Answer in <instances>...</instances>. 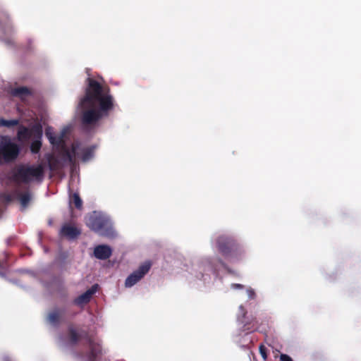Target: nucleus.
Instances as JSON below:
<instances>
[{"label":"nucleus","instance_id":"nucleus-17","mask_svg":"<svg viewBox=\"0 0 361 361\" xmlns=\"http://www.w3.org/2000/svg\"><path fill=\"white\" fill-rule=\"evenodd\" d=\"M62 312L59 309H55L47 315V321L53 326H58L60 324Z\"/></svg>","mask_w":361,"mask_h":361},{"label":"nucleus","instance_id":"nucleus-13","mask_svg":"<svg viewBox=\"0 0 361 361\" xmlns=\"http://www.w3.org/2000/svg\"><path fill=\"white\" fill-rule=\"evenodd\" d=\"M11 94L12 96L18 97L21 100H25L27 97L32 94V90L25 86L14 87L11 90Z\"/></svg>","mask_w":361,"mask_h":361},{"label":"nucleus","instance_id":"nucleus-18","mask_svg":"<svg viewBox=\"0 0 361 361\" xmlns=\"http://www.w3.org/2000/svg\"><path fill=\"white\" fill-rule=\"evenodd\" d=\"M11 27L12 23L8 13L4 10H0V28L4 30L10 29Z\"/></svg>","mask_w":361,"mask_h":361},{"label":"nucleus","instance_id":"nucleus-11","mask_svg":"<svg viewBox=\"0 0 361 361\" xmlns=\"http://www.w3.org/2000/svg\"><path fill=\"white\" fill-rule=\"evenodd\" d=\"M81 234L80 229L69 224H65L60 230V235L69 240L77 238Z\"/></svg>","mask_w":361,"mask_h":361},{"label":"nucleus","instance_id":"nucleus-27","mask_svg":"<svg viewBox=\"0 0 361 361\" xmlns=\"http://www.w3.org/2000/svg\"><path fill=\"white\" fill-rule=\"evenodd\" d=\"M247 293H248L250 298L253 299L255 295L254 290L252 289H249L247 290Z\"/></svg>","mask_w":361,"mask_h":361},{"label":"nucleus","instance_id":"nucleus-15","mask_svg":"<svg viewBox=\"0 0 361 361\" xmlns=\"http://www.w3.org/2000/svg\"><path fill=\"white\" fill-rule=\"evenodd\" d=\"M47 160L49 168L51 171H58L64 166V164L58 157L52 154L49 155Z\"/></svg>","mask_w":361,"mask_h":361},{"label":"nucleus","instance_id":"nucleus-7","mask_svg":"<svg viewBox=\"0 0 361 361\" xmlns=\"http://www.w3.org/2000/svg\"><path fill=\"white\" fill-rule=\"evenodd\" d=\"M42 127L40 124H35L30 128L20 125L17 132V139L19 142H24L28 141L32 137L42 138Z\"/></svg>","mask_w":361,"mask_h":361},{"label":"nucleus","instance_id":"nucleus-10","mask_svg":"<svg viewBox=\"0 0 361 361\" xmlns=\"http://www.w3.org/2000/svg\"><path fill=\"white\" fill-rule=\"evenodd\" d=\"M97 290V285H93L90 289L86 290L84 293L75 298L73 301V304L80 307H83L84 305H87L90 301L93 294L96 293Z\"/></svg>","mask_w":361,"mask_h":361},{"label":"nucleus","instance_id":"nucleus-4","mask_svg":"<svg viewBox=\"0 0 361 361\" xmlns=\"http://www.w3.org/2000/svg\"><path fill=\"white\" fill-rule=\"evenodd\" d=\"M216 245L219 252L231 262L240 259L244 252L240 245L231 237L219 236Z\"/></svg>","mask_w":361,"mask_h":361},{"label":"nucleus","instance_id":"nucleus-19","mask_svg":"<svg viewBox=\"0 0 361 361\" xmlns=\"http://www.w3.org/2000/svg\"><path fill=\"white\" fill-rule=\"evenodd\" d=\"M94 147H85L81 149L82 155L81 159L85 162L89 161L94 154Z\"/></svg>","mask_w":361,"mask_h":361},{"label":"nucleus","instance_id":"nucleus-30","mask_svg":"<svg viewBox=\"0 0 361 361\" xmlns=\"http://www.w3.org/2000/svg\"><path fill=\"white\" fill-rule=\"evenodd\" d=\"M240 310L243 312V318H245L246 312L245 311L244 307L243 305L240 306Z\"/></svg>","mask_w":361,"mask_h":361},{"label":"nucleus","instance_id":"nucleus-29","mask_svg":"<svg viewBox=\"0 0 361 361\" xmlns=\"http://www.w3.org/2000/svg\"><path fill=\"white\" fill-rule=\"evenodd\" d=\"M218 261H219V264H221V265L224 269H228L227 265H226V264H225V263H224V262L221 259H218Z\"/></svg>","mask_w":361,"mask_h":361},{"label":"nucleus","instance_id":"nucleus-21","mask_svg":"<svg viewBox=\"0 0 361 361\" xmlns=\"http://www.w3.org/2000/svg\"><path fill=\"white\" fill-rule=\"evenodd\" d=\"M70 204H74L75 208L80 209L82 207V201L78 193L75 192L70 197Z\"/></svg>","mask_w":361,"mask_h":361},{"label":"nucleus","instance_id":"nucleus-1","mask_svg":"<svg viewBox=\"0 0 361 361\" xmlns=\"http://www.w3.org/2000/svg\"><path fill=\"white\" fill-rule=\"evenodd\" d=\"M85 95L79 106L82 109L81 121L83 126H94L103 118L108 117L114 109L115 102L107 86H102L91 78L87 79Z\"/></svg>","mask_w":361,"mask_h":361},{"label":"nucleus","instance_id":"nucleus-20","mask_svg":"<svg viewBox=\"0 0 361 361\" xmlns=\"http://www.w3.org/2000/svg\"><path fill=\"white\" fill-rule=\"evenodd\" d=\"M244 323L243 331H254L257 329V321L252 318L250 321H242Z\"/></svg>","mask_w":361,"mask_h":361},{"label":"nucleus","instance_id":"nucleus-3","mask_svg":"<svg viewBox=\"0 0 361 361\" xmlns=\"http://www.w3.org/2000/svg\"><path fill=\"white\" fill-rule=\"evenodd\" d=\"M44 174V170L42 164L36 166L20 165L11 171L8 179L16 185H19L20 183H29L32 180V178L42 181Z\"/></svg>","mask_w":361,"mask_h":361},{"label":"nucleus","instance_id":"nucleus-25","mask_svg":"<svg viewBox=\"0 0 361 361\" xmlns=\"http://www.w3.org/2000/svg\"><path fill=\"white\" fill-rule=\"evenodd\" d=\"M259 350L262 357L264 360H266L267 358V352L266 347L263 344H261L259 347Z\"/></svg>","mask_w":361,"mask_h":361},{"label":"nucleus","instance_id":"nucleus-31","mask_svg":"<svg viewBox=\"0 0 361 361\" xmlns=\"http://www.w3.org/2000/svg\"><path fill=\"white\" fill-rule=\"evenodd\" d=\"M78 357H82V353H78Z\"/></svg>","mask_w":361,"mask_h":361},{"label":"nucleus","instance_id":"nucleus-2","mask_svg":"<svg viewBox=\"0 0 361 361\" xmlns=\"http://www.w3.org/2000/svg\"><path fill=\"white\" fill-rule=\"evenodd\" d=\"M68 338L71 344H77L81 338L86 341L88 350L86 353L87 361H99L102 355V345L93 336L87 331H82L79 334L73 326L68 327Z\"/></svg>","mask_w":361,"mask_h":361},{"label":"nucleus","instance_id":"nucleus-8","mask_svg":"<svg viewBox=\"0 0 361 361\" xmlns=\"http://www.w3.org/2000/svg\"><path fill=\"white\" fill-rule=\"evenodd\" d=\"M151 267L152 264L149 261L145 262V263L141 264L137 270H135L131 274H130L126 279V287H132L133 286L136 284L140 280H141L144 277V276L146 274L148 273Z\"/></svg>","mask_w":361,"mask_h":361},{"label":"nucleus","instance_id":"nucleus-16","mask_svg":"<svg viewBox=\"0 0 361 361\" xmlns=\"http://www.w3.org/2000/svg\"><path fill=\"white\" fill-rule=\"evenodd\" d=\"M66 132H63L59 136H54L49 131L48 129L46 130L45 134L47 138L49 139L50 143L53 145H64V136H65Z\"/></svg>","mask_w":361,"mask_h":361},{"label":"nucleus","instance_id":"nucleus-9","mask_svg":"<svg viewBox=\"0 0 361 361\" xmlns=\"http://www.w3.org/2000/svg\"><path fill=\"white\" fill-rule=\"evenodd\" d=\"M78 145L73 144L71 146V151H70L66 146L62 147L61 151L59 153L61 161L64 164L74 165L75 164V156L77 153Z\"/></svg>","mask_w":361,"mask_h":361},{"label":"nucleus","instance_id":"nucleus-26","mask_svg":"<svg viewBox=\"0 0 361 361\" xmlns=\"http://www.w3.org/2000/svg\"><path fill=\"white\" fill-rule=\"evenodd\" d=\"M280 358L281 361H292V358L286 354H281Z\"/></svg>","mask_w":361,"mask_h":361},{"label":"nucleus","instance_id":"nucleus-12","mask_svg":"<svg viewBox=\"0 0 361 361\" xmlns=\"http://www.w3.org/2000/svg\"><path fill=\"white\" fill-rule=\"evenodd\" d=\"M112 255L111 248L107 245H99L94 247V256L99 259L105 260Z\"/></svg>","mask_w":361,"mask_h":361},{"label":"nucleus","instance_id":"nucleus-23","mask_svg":"<svg viewBox=\"0 0 361 361\" xmlns=\"http://www.w3.org/2000/svg\"><path fill=\"white\" fill-rule=\"evenodd\" d=\"M14 193L11 194L6 192H0V201L4 204H9L14 200Z\"/></svg>","mask_w":361,"mask_h":361},{"label":"nucleus","instance_id":"nucleus-24","mask_svg":"<svg viewBox=\"0 0 361 361\" xmlns=\"http://www.w3.org/2000/svg\"><path fill=\"white\" fill-rule=\"evenodd\" d=\"M19 124V120L18 119H11V120H6L3 118H0V126L11 128Z\"/></svg>","mask_w":361,"mask_h":361},{"label":"nucleus","instance_id":"nucleus-22","mask_svg":"<svg viewBox=\"0 0 361 361\" xmlns=\"http://www.w3.org/2000/svg\"><path fill=\"white\" fill-rule=\"evenodd\" d=\"M35 140L31 142L30 151L32 154H37L39 152L42 147V138H34Z\"/></svg>","mask_w":361,"mask_h":361},{"label":"nucleus","instance_id":"nucleus-5","mask_svg":"<svg viewBox=\"0 0 361 361\" xmlns=\"http://www.w3.org/2000/svg\"><path fill=\"white\" fill-rule=\"evenodd\" d=\"M87 226L94 232L103 236H110L112 234V228L109 219L104 215L93 212L88 216Z\"/></svg>","mask_w":361,"mask_h":361},{"label":"nucleus","instance_id":"nucleus-6","mask_svg":"<svg viewBox=\"0 0 361 361\" xmlns=\"http://www.w3.org/2000/svg\"><path fill=\"white\" fill-rule=\"evenodd\" d=\"M20 152L19 145L13 142L8 136H2L0 139V159L5 163L14 161Z\"/></svg>","mask_w":361,"mask_h":361},{"label":"nucleus","instance_id":"nucleus-28","mask_svg":"<svg viewBox=\"0 0 361 361\" xmlns=\"http://www.w3.org/2000/svg\"><path fill=\"white\" fill-rule=\"evenodd\" d=\"M231 286L235 288H243V286L241 284H239V283H233L231 285Z\"/></svg>","mask_w":361,"mask_h":361},{"label":"nucleus","instance_id":"nucleus-14","mask_svg":"<svg viewBox=\"0 0 361 361\" xmlns=\"http://www.w3.org/2000/svg\"><path fill=\"white\" fill-rule=\"evenodd\" d=\"M14 194L18 197L22 207L24 209L27 207L32 200V195L30 192L27 190L25 192H19L18 191L15 190Z\"/></svg>","mask_w":361,"mask_h":361}]
</instances>
